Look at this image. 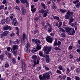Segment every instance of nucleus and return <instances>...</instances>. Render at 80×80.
Masks as SVG:
<instances>
[{"label":"nucleus","instance_id":"nucleus-1","mask_svg":"<svg viewBox=\"0 0 80 80\" xmlns=\"http://www.w3.org/2000/svg\"><path fill=\"white\" fill-rule=\"evenodd\" d=\"M73 16V12H71L69 10H68L65 18V19H70V18H71L69 23H71L73 21L74 19L72 18Z\"/></svg>","mask_w":80,"mask_h":80},{"label":"nucleus","instance_id":"nucleus-2","mask_svg":"<svg viewBox=\"0 0 80 80\" xmlns=\"http://www.w3.org/2000/svg\"><path fill=\"white\" fill-rule=\"evenodd\" d=\"M39 77L40 80H49L50 78V75L49 74V72H46L44 73L42 75H40Z\"/></svg>","mask_w":80,"mask_h":80},{"label":"nucleus","instance_id":"nucleus-3","mask_svg":"<svg viewBox=\"0 0 80 80\" xmlns=\"http://www.w3.org/2000/svg\"><path fill=\"white\" fill-rule=\"evenodd\" d=\"M66 29H67V30H66V32L68 33V35H74L75 31V30L73 28L67 27L66 28Z\"/></svg>","mask_w":80,"mask_h":80},{"label":"nucleus","instance_id":"nucleus-4","mask_svg":"<svg viewBox=\"0 0 80 80\" xmlns=\"http://www.w3.org/2000/svg\"><path fill=\"white\" fill-rule=\"evenodd\" d=\"M43 49L46 55H49L50 54V52H51V50H52V48L50 47H48L46 46H44Z\"/></svg>","mask_w":80,"mask_h":80},{"label":"nucleus","instance_id":"nucleus-5","mask_svg":"<svg viewBox=\"0 0 80 80\" xmlns=\"http://www.w3.org/2000/svg\"><path fill=\"white\" fill-rule=\"evenodd\" d=\"M41 48H42V46L38 45H37V47L36 48V49H34L33 50H32L31 51V52H32V53H34V52H35L38 51V50H40V49H41Z\"/></svg>","mask_w":80,"mask_h":80},{"label":"nucleus","instance_id":"nucleus-6","mask_svg":"<svg viewBox=\"0 0 80 80\" xmlns=\"http://www.w3.org/2000/svg\"><path fill=\"white\" fill-rule=\"evenodd\" d=\"M32 41L33 42H35V43L37 44L38 45H40V41L38 39H32Z\"/></svg>","mask_w":80,"mask_h":80},{"label":"nucleus","instance_id":"nucleus-7","mask_svg":"<svg viewBox=\"0 0 80 80\" xmlns=\"http://www.w3.org/2000/svg\"><path fill=\"white\" fill-rule=\"evenodd\" d=\"M12 25H14L15 27H17L18 25V22L16 20H13L12 22Z\"/></svg>","mask_w":80,"mask_h":80},{"label":"nucleus","instance_id":"nucleus-8","mask_svg":"<svg viewBox=\"0 0 80 80\" xmlns=\"http://www.w3.org/2000/svg\"><path fill=\"white\" fill-rule=\"evenodd\" d=\"M46 40L48 42L52 43V39L50 36H48L47 37Z\"/></svg>","mask_w":80,"mask_h":80},{"label":"nucleus","instance_id":"nucleus-9","mask_svg":"<svg viewBox=\"0 0 80 80\" xmlns=\"http://www.w3.org/2000/svg\"><path fill=\"white\" fill-rule=\"evenodd\" d=\"M22 15H25L26 14V9L24 7H22Z\"/></svg>","mask_w":80,"mask_h":80},{"label":"nucleus","instance_id":"nucleus-10","mask_svg":"<svg viewBox=\"0 0 80 80\" xmlns=\"http://www.w3.org/2000/svg\"><path fill=\"white\" fill-rule=\"evenodd\" d=\"M10 34V32L8 31H6L3 32V35L4 36H7L8 35Z\"/></svg>","mask_w":80,"mask_h":80},{"label":"nucleus","instance_id":"nucleus-11","mask_svg":"<svg viewBox=\"0 0 80 80\" xmlns=\"http://www.w3.org/2000/svg\"><path fill=\"white\" fill-rule=\"evenodd\" d=\"M25 40H27L26 38V34H23V37L21 39V41L22 42H25Z\"/></svg>","mask_w":80,"mask_h":80},{"label":"nucleus","instance_id":"nucleus-12","mask_svg":"<svg viewBox=\"0 0 80 80\" xmlns=\"http://www.w3.org/2000/svg\"><path fill=\"white\" fill-rule=\"evenodd\" d=\"M21 66H22V68L23 69V68L25 67V62H24V60H21Z\"/></svg>","mask_w":80,"mask_h":80},{"label":"nucleus","instance_id":"nucleus-13","mask_svg":"<svg viewBox=\"0 0 80 80\" xmlns=\"http://www.w3.org/2000/svg\"><path fill=\"white\" fill-rule=\"evenodd\" d=\"M52 30H53V29H52V26H50V27H49L48 29V32H49V33H50V32H52Z\"/></svg>","mask_w":80,"mask_h":80},{"label":"nucleus","instance_id":"nucleus-14","mask_svg":"<svg viewBox=\"0 0 80 80\" xmlns=\"http://www.w3.org/2000/svg\"><path fill=\"white\" fill-rule=\"evenodd\" d=\"M17 49H18V46L16 45H13L12 48V50H17Z\"/></svg>","mask_w":80,"mask_h":80},{"label":"nucleus","instance_id":"nucleus-15","mask_svg":"<svg viewBox=\"0 0 80 80\" xmlns=\"http://www.w3.org/2000/svg\"><path fill=\"white\" fill-rule=\"evenodd\" d=\"M48 10H46V12H44L43 13V17H46L47 16V13H48Z\"/></svg>","mask_w":80,"mask_h":80},{"label":"nucleus","instance_id":"nucleus-16","mask_svg":"<svg viewBox=\"0 0 80 80\" xmlns=\"http://www.w3.org/2000/svg\"><path fill=\"white\" fill-rule=\"evenodd\" d=\"M42 19V17H40L38 18V17H35L34 18V20L35 21H38V20H40Z\"/></svg>","mask_w":80,"mask_h":80},{"label":"nucleus","instance_id":"nucleus-17","mask_svg":"<svg viewBox=\"0 0 80 80\" xmlns=\"http://www.w3.org/2000/svg\"><path fill=\"white\" fill-rule=\"evenodd\" d=\"M59 10H60L61 13H65L67 12V10H65V9H62L61 8L59 9Z\"/></svg>","mask_w":80,"mask_h":80},{"label":"nucleus","instance_id":"nucleus-18","mask_svg":"<svg viewBox=\"0 0 80 80\" xmlns=\"http://www.w3.org/2000/svg\"><path fill=\"white\" fill-rule=\"evenodd\" d=\"M53 18H54V19L55 20H58V22H60V18H59L58 16H53Z\"/></svg>","mask_w":80,"mask_h":80},{"label":"nucleus","instance_id":"nucleus-19","mask_svg":"<svg viewBox=\"0 0 80 80\" xmlns=\"http://www.w3.org/2000/svg\"><path fill=\"white\" fill-rule=\"evenodd\" d=\"M46 12V10H44V9H40L38 11V12L40 13H43L44 12Z\"/></svg>","mask_w":80,"mask_h":80},{"label":"nucleus","instance_id":"nucleus-20","mask_svg":"<svg viewBox=\"0 0 80 80\" xmlns=\"http://www.w3.org/2000/svg\"><path fill=\"white\" fill-rule=\"evenodd\" d=\"M9 28L10 26H7L4 28V30H8V29H9V30H12V28Z\"/></svg>","mask_w":80,"mask_h":80},{"label":"nucleus","instance_id":"nucleus-21","mask_svg":"<svg viewBox=\"0 0 80 80\" xmlns=\"http://www.w3.org/2000/svg\"><path fill=\"white\" fill-rule=\"evenodd\" d=\"M39 54L40 57H44V55H43V52L42 51H40L39 52Z\"/></svg>","mask_w":80,"mask_h":80},{"label":"nucleus","instance_id":"nucleus-22","mask_svg":"<svg viewBox=\"0 0 80 80\" xmlns=\"http://www.w3.org/2000/svg\"><path fill=\"white\" fill-rule=\"evenodd\" d=\"M10 19L8 17H7L5 20V22L6 23H9V22H10Z\"/></svg>","mask_w":80,"mask_h":80},{"label":"nucleus","instance_id":"nucleus-23","mask_svg":"<svg viewBox=\"0 0 80 80\" xmlns=\"http://www.w3.org/2000/svg\"><path fill=\"white\" fill-rule=\"evenodd\" d=\"M57 45V39L56 38L54 42V46L56 47Z\"/></svg>","mask_w":80,"mask_h":80},{"label":"nucleus","instance_id":"nucleus-24","mask_svg":"<svg viewBox=\"0 0 80 80\" xmlns=\"http://www.w3.org/2000/svg\"><path fill=\"white\" fill-rule=\"evenodd\" d=\"M38 63H39V60H37V62H34L33 65V67H35L36 65H37V64H38Z\"/></svg>","mask_w":80,"mask_h":80},{"label":"nucleus","instance_id":"nucleus-25","mask_svg":"<svg viewBox=\"0 0 80 80\" xmlns=\"http://www.w3.org/2000/svg\"><path fill=\"white\" fill-rule=\"evenodd\" d=\"M15 9L16 10L18 11L19 12H20V8L18 7V6H17L15 7Z\"/></svg>","mask_w":80,"mask_h":80},{"label":"nucleus","instance_id":"nucleus-26","mask_svg":"<svg viewBox=\"0 0 80 80\" xmlns=\"http://www.w3.org/2000/svg\"><path fill=\"white\" fill-rule=\"evenodd\" d=\"M38 32V30H33L32 32V33L33 35H35V34H36V33H37Z\"/></svg>","mask_w":80,"mask_h":80},{"label":"nucleus","instance_id":"nucleus-27","mask_svg":"<svg viewBox=\"0 0 80 80\" xmlns=\"http://www.w3.org/2000/svg\"><path fill=\"white\" fill-rule=\"evenodd\" d=\"M19 40L18 39H17L16 41H14L13 43L14 44H18Z\"/></svg>","mask_w":80,"mask_h":80},{"label":"nucleus","instance_id":"nucleus-28","mask_svg":"<svg viewBox=\"0 0 80 80\" xmlns=\"http://www.w3.org/2000/svg\"><path fill=\"white\" fill-rule=\"evenodd\" d=\"M31 11L32 13L35 12V11H36V8H31Z\"/></svg>","mask_w":80,"mask_h":80},{"label":"nucleus","instance_id":"nucleus-29","mask_svg":"<svg viewBox=\"0 0 80 80\" xmlns=\"http://www.w3.org/2000/svg\"><path fill=\"white\" fill-rule=\"evenodd\" d=\"M22 3H25L27 2L26 0H20Z\"/></svg>","mask_w":80,"mask_h":80},{"label":"nucleus","instance_id":"nucleus-30","mask_svg":"<svg viewBox=\"0 0 80 80\" xmlns=\"http://www.w3.org/2000/svg\"><path fill=\"white\" fill-rule=\"evenodd\" d=\"M52 8L53 9H56L57 8V6L55 5V4L53 3V4Z\"/></svg>","mask_w":80,"mask_h":80},{"label":"nucleus","instance_id":"nucleus-31","mask_svg":"<svg viewBox=\"0 0 80 80\" xmlns=\"http://www.w3.org/2000/svg\"><path fill=\"white\" fill-rule=\"evenodd\" d=\"M12 62L13 64H15V63H16V61L15 60V59L14 58H13L12 59Z\"/></svg>","mask_w":80,"mask_h":80},{"label":"nucleus","instance_id":"nucleus-32","mask_svg":"<svg viewBox=\"0 0 80 80\" xmlns=\"http://www.w3.org/2000/svg\"><path fill=\"white\" fill-rule=\"evenodd\" d=\"M76 72L77 73H80V69L78 68H77L76 69Z\"/></svg>","mask_w":80,"mask_h":80},{"label":"nucleus","instance_id":"nucleus-33","mask_svg":"<svg viewBox=\"0 0 80 80\" xmlns=\"http://www.w3.org/2000/svg\"><path fill=\"white\" fill-rule=\"evenodd\" d=\"M76 7L77 8H79L80 7V2L76 4Z\"/></svg>","mask_w":80,"mask_h":80},{"label":"nucleus","instance_id":"nucleus-34","mask_svg":"<svg viewBox=\"0 0 80 80\" xmlns=\"http://www.w3.org/2000/svg\"><path fill=\"white\" fill-rule=\"evenodd\" d=\"M56 73H58L59 74H62V72L59 70H58L56 71Z\"/></svg>","mask_w":80,"mask_h":80},{"label":"nucleus","instance_id":"nucleus-35","mask_svg":"<svg viewBox=\"0 0 80 80\" xmlns=\"http://www.w3.org/2000/svg\"><path fill=\"white\" fill-rule=\"evenodd\" d=\"M15 17V15L14 14H11V16L10 17V18L11 19H12Z\"/></svg>","mask_w":80,"mask_h":80},{"label":"nucleus","instance_id":"nucleus-36","mask_svg":"<svg viewBox=\"0 0 80 80\" xmlns=\"http://www.w3.org/2000/svg\"><path fill=\"white\" fill-rule=\"evenodd\" d=\"M58 69L60 70H63V67H62V66L60 65L58 67Z\"/></svg>","mask_w":80,"mask_h":80},{"label":"nucleus","instance_id":"nucleus-37","mask_svg":"<svg viewBox=\"0 0 80 80\" xmlns=\"http://www.w3.org/2000/svg\"><path fill=\"white\" fill-rule=\"evenodd\" d=\"M5 8V6L3 5H1L0 6V8L1 10H3Z\"/></svg>","mask_w":80,"mask_h":80},{"label":"nucleus","instance_id":"nucleus-38","mask_svg":"<svg viewBox=\"0 0 80 80\" xmlns=\"http://www.w3.org/2000/svg\"><path fill=\"white\" fill-rule=\"evenodd\" d=\"M25 47H26L27 48H28V47H30V43H28L25 46Z\"/></svg>","mask_w":80,"mask_h":80},{"label":"nucleus","instance_id":"nucleus-39","mask_svg":"<svg viewBox=\"0 0 80 80\" xmlns=\"http://www.w3.org/2000/svg\"><path fill=\"white\" fill-rule=\"evenodd\" d=\"M50 62V58H48V59H46V62L47 63H49Z\"/></svg>","mask_w":80,"mask_h":80},{"label":"nucleus","instance_id":"nucleus-40","mask_svg":"<svg viewBox=\"0 0 80 80\" xmlns=\"http://www.w3.org/2000/svg\"><path fill=\"white\" fill-rule=\"evenodd\" d=\"M45 57V58H46V59H47L48 58H49V56H48V55H44V57Z\"/></svg>","mask_w":80,"mask_h":80},{"label":"nucleus","instance_id":"nucleus-41","mask_svg":"<svg viewBox=\"0 0 80 80\" xmlns=\"http://www.w3.org/2000/svg\"><path fill=\"white\" fill-rule=\"evenodd\" d=\"M3 4H7V2L6 0H3L2 2Z\"/></svg>","mask_w":80,"mask_h":80},{"label":"nucleus","instance_id":"nucleus-42","mask_svg":"<svg viewBox=\"0 0 80 80\" xmlns=\"http://www.w3.org/2000/svg\"><path fill=\"white\" fill-rule=\"evenodd\" d=\"M78 2H79V0H76L75 1H74L73 2V3H74V4H76L77 3H78Z\"/></svg>","mask_w":80,"mask_h":80},{"label":"nucleus","instance_id":"nucleus-43","mask_svg":"<svg viewBox=\"0 0 80 80\" xmlns=\"http://www.w3.org/2000/svg\"><path fill=\"white\" fill-rule=\"evenodd\" d=\"M8 56V58H12V54H11V53H9Z\"/></svg>","mask_w":80,"mask_h":80},{"label":"nucleus","instance_id":"nucleus-44","mask_svg":"<svg viewBox=\"0 0 80 80\" xmlns=\"http://www.w3.org/2000/svg\"><path fill=\"white\" fill-rule=\"evenodd\" d=\"M75 79L76 80H80V77L78 76H75Z\"/></svg>","mask_w":80,"mask_h":80},{"label":"nucleus","instance_id":"nucleus-45","mask_svg":"<svg viewBox=\"0 0 80 80\" xmlns=\"http://www.w3.org/2000/svg\"><path fill=\"white\" fill-rule=\"evenodd\" d=\"M15 34L14 32H12V33L10 34V36L11 37H14L15 36Z\"/></svg>","mask_w":80,"mask_h":80},{"label":"nucleus","instance_id":"nucleus-46","mask_svg":"<svg viewBox=\"0 0 80 80\" xmlns=\"http://www.w3.org/2000/svg\"><path fill=\"white\" fill-rule=\"evenodd\" d=\"M61 37L62 38L65 37V33H62L61 35Z\"/></svg>","mask_w":80,"mask_h":80},{"label":"nucleus","instance_id":"nucleus-47","mask_svg":"<svg viewBox=\"0 0 80 80\" xmlns=\"http://www.w3.org/2000/svg\"><path fill=\"white\" fill-rule=\"evenodd\" d=\"M58 45V46H59V45H61V42L60 41H58V43H57Z\"/></svg>","mask_w":80,"mask_h":80},{"label":"nucleus","instance_id":"nucleus-48","mask_svg":"<svg viewBox=\"0 0 80 80\" xmlns=\"http://www.w3.org/2000/svg\"><path fill=\"white\" fill-rule=\"evenodd\" d=\"M40 69H41V67H39L36 68V70H37L38 71H39Z\"/></svg>","mask_w":80,"mask_h":80},{"label":"nucleus","instance_id":"nucleus-49","mask_svg":"<svg viewBox=\"0 0 80 80\" xmlns=\"http://www.w3.org/2000/svg\"><path fill=\"white\" fill-rule=\"evenodd\" d=\"M32 58L33 59H35V58H37V56L34 55L32 56Z\"/></svg>","mask_w":80,"mask_h":80},{"label":"nucleus","instance_id":"nucleus-50","mask_svg":"<svg viewBox=\"0 0 80 80\" xmlns=\"http://www.w3.org/2000/svg\"><path fill=\"white\" fill-rule=\"evenodd\" d=\"M73 48V47L72 46L70 45L69 46V48H68V50H72Z\"/></svg>","mask_w":80,"mask_h":80},{"label":"nucleus","instance_id":"nucleus-51","mask_svg":"<svg viewBox=\"0 0 80 80\" xmlns=\"http://www.w3.org/2000/svg\"><path fill=\"white\" fill-rule=\"evenodd\" d=\"M60 31H61V32H65V30H64V29H63L61 28V29H60Z\"/></svg>","mask_w":80,"mask_h":80},{"label":"nucleus","instance_id":"nucleus-52","mask_svg":"<svg viewBox=\"0 0 80 80\" xmlns=\"http://www.w3.org/2000/svg\"><path fill=\"white\" fill-rule=\"evenodd\" d=\"M5 67L6 68H8V67H9V64H8V63H6L5 65Z\"/></svg>","mask_w":80,"mask_h":80},{"label":"nucleus","instance_id":"nucleus-53","mask_svg":"<svg viewBox=\"0 0 80 80\" xmlns=\"http://www.w3.org/2000/svg\"><path fill=\"white\" fill-rule=\"evenodd\" d=\"M7 50L8 52H9V51H10V50H11V48L10 47H8Z\"/></svg>","mask_w":80,"mask_h":80},{"label":"nucleus","instance_id":"nucleus-54","mask_svg":"<svg viewBox=\"0 0 80 80\" xmlns=\"http://www.w3.org/2000/svg\"><path fill=\"white\" fill-rule=\"evenodd\" d=\"M28 48L25 47L24 48V50L25 52H28Z\"/></svg>","mask_w":80,"mask_h":80},{"label":"nucleus","instance_id":"nucleus-55","mask_svg":"<svg viewBox=\"0 0 80 80\" xmlns=\"http://www.w3.org/2000/svg\"><path fill=\"white\" fill-rule=\"evenodd\" d=\"M26 7H28V6H29V4H28V2H26Z\"/></svg>","mask_w":80,"mask_h":80},{"label":"nucleus","instance_id":"nucleus-56","mask_svg":"<svg viewBox=\"0 0 80 80\" xmlns=\"http://www.w3.org/2000/svg\"><path fill=\"white\" fill-rule=\"evenodd\" d=\"M5 53L8 56V55H9V53H8V52H7V51H5Z\"/></svg>","mask_w":80,"mask_h":80},{"label":"nucleus","instance_id":"nucleus-57","mask_svg":"<svg viewBox=\"0 0 80 80\" xmlns=\"http://www.w3.org/2000/svg\"><path fill=\"white\" fill-rule=\"evenodd\" d=\"M76 52H78V53H80V48H78L77 49Z\"/></svg>","mask_w":80,"mask_h":80},{"label":"nucleus","instance_id":"nucleus-58","mask_svg":"<svg viewBox=\"0 0 80 80\" xmlns=\"http://www.w3.org/2000/svg\"><path fill=\"white\" fill-rule=\"evenodd\" d=\"M70 72V71L69 70V68H67V73H69Z\"/></svg>","mask_w":80,"mask_h":80},{"label":"nucleus","instance_id":"nucleus-59","mask_svg":"<svg viewBox=\"0 0 80 80\" xmlns=\"http://www.w3.org/2000/svg\"><path fill=\"white\" fill-rule=\"evenodd\" d=\"M16 2L18 4L20 3V0H16Z\"/></svg>","mask_w":80,"mask_h":80},{"label":"nucleus","instance_id":"nucleus-60","mask_svg":"<svg viewBox=\"0 0 80 80\" xmlns=\"http://www.w3.org/2000/svg\"><path fill=\"white\" fill-rule=\"evenodd\" d=\"M69 58L70 59H72V58H73V56H72V54H70L69 55Z\"/></svg>","mask_w":80,"mask_h":80},{"label":"nucleus","instance_id":"nucleus-61","mask_svg":"<svg viewBox=\"0 0 80 80\" xmlns=\"http://www.w3.org/2000/svg\"><path fill=\"white\" fill-rule=\"evenodd\" d=\"M3 55H1L0 56V59H1V60H3Z\"/></svg>","mask_w":80,"mask_h":80},{"label":"nucleus","instance_id":"nucleus-62","mask_svg":"<svg viewBox=\"0 0 80 80\" xmlns=\"http://www.w3.org/2000/svg\"><path fill=\"white\" fill-rule=\"evenodd\" d=\"M41 5L42 6V7L45 6V4H44V3H43V2H42L41 3Z\"/></svg>","mask_w":80,"mask_h":80},{"label":"nucleus","instance_id":"nucleus-63","mask_svg":"<svg viewBox=\"0 0 80 80\" xmlns=\"http://www.w3.org/2000/svg\"><path fill=\"white\" fill-rule=\"evenodd\" d=\"M44 68L46 70H49V68L47 67H46Z\"/></svg>","mask_w":80,"mask_h":80},{"label":"nucleus","instance_id":"nucleus-64","mask_svg":"<svg viewBox=\"0 0 80 80\" xmlns=\"http://www.w3.org/2000/svg\"><path fill=\"white\" fill-rule=\"evenodd\" d=\"M59 25H60L62 26V22H60L59 23Z\"/></svg>","mask_w":80,"mask_h":80}]
</instances>
